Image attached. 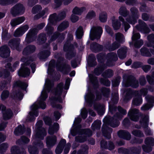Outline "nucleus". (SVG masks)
Instances as JSON below:
<instances>
[{
	"mask_svg": "<svg viewBox=\"0 0 154 154\" xmlns=\"http://www.w3.org/2000/svg\"><path fill=\"white\" fill-rule=\"evenodd\" d=\"M53 85V83L50 80L48 79L46 80L45 87L42 92L41 95L39 98V101L38 104L35 103L31 107L32 112H30L28 116L27 119V121H32L35 119V117L38 116V114L37 109L38 108L40 107L42 109H45L46 108V105L44 101L48 97L47 92H49Z\"/></svg>",
	"mask_w": 154,
	"mask_h": 154,
	"instance_id": "nucleus-1",
	"label": "nucleus"
},
{
	"mask_svg": "<svg viewBox=\"0 0 154 154\" xmlns=\"http://www.w3.org/2000/svg\"><path fill=\"white\" fill-rule=\"evenodd\" d=\"M63 84L61 83L59 84L55 91L54 96L51 100V105L53 107H56L59 109L62 108V106L59 104H57V102H61L62 99L61 97L63 89Z\"/></svg>",
	"mask_w": 154,
	"mask_h": 154,
	"instance_id": "nucleus-2",
	"label": "nucleus"
},
{
	"mask_svg": "<svg viewBox=\"0 0 154 154\" xmlns=\"http://www.w3.org/2000/svg\"><path fill=\"white\" fill-rule=\"evenodd\" d=\"M79 132V135L75 138V140L78 142H83L86 140L87 137L91 135L92 133L89 129L80 130L78 129L71 130V133L72 135L75 136Z\"/></svg>",
	"mask_w": 154,
	"mask_h": 154,
	"instance_id": "nucleus-3",
	"label": "nucleus"
},
{
	"mask_svg": "<svg viewBox=\"0 0 154 154\" xmlns=\"http://www.w3.org/2000/svg\"><path fill=\"white\" fill-rule=\"evenodd\" d=\"M118 110L121 113L117 114L115 115L113 118L110 120H109V118L106 117L103 120L104 123L106 125H110V126L113 127H115L119 125V123L117 122L116 120L120 119L122 118V114H125L126 113V111L122 109L120 107H118Z\"/></svg>",
	"mask_w": 154,
	"mask_h": 154,
	"instance_id": "nucleus-4",
	"label": "nucleus"
},
{
	"mask_svg": "<svg viewBox=\"0 0 154 154\" xmlns=\"http://www.w3.org/2000/svg\"><path fill=\"white\" fill-rule=\"evenodd\" d=\"M115 38L116 41L114 42L111 46L108 47L107 48L109 51H112L118 48L120 46V44L122 43L125 41L123 35L119 32H118L116 34Z\"/></svg>",
	"mask_w": 154,
	"mask_h": 154,
	"instance_id": "nucleus-5",
	"label": "nucleus"
},
{
	"mask_svg": "<svg viewBox=\"0 0 154 154\" xmlns=\"http://www.w3.org/2000/svg\"><path fill=\"white\" fill-rule=\"evenodd\" d=\"M102 32V29L100 27H93L90 31V38L92 40L95 39H98L100 38Z\"/></svg>",
	"mask_w": 154,
	"mask_h": 154,
	"instance_id": "nucleus-6",
	"label": "nucleus"
},
{
	"mask_svg": "<svg viewBox=\"0 0 154 154\" xmlns=\"http://www.w3.org/2000/svg\"><path fill=\"white\" fill-rule=\"evenodd\" d=\"M21 60L25 63L22 64L21 68L18 72V75L20 76L24 77L28 76L29 75L30 71L26 67V63L28 62V60L25 58L23 57Z\"/></svg>",
	"mask_w": 154,
	"mask_h": 154,
	"instance_id": "nucleus-7",
	"label": "nucleus"
},
{
	"mask_svg": "<svg viewBox=\"0 0 154 154\" xmlns=\"http://www.w3.org/2000/svg\"><path fill=\"white\" fill-rule=\"evenodd\" d=\"M131 16L127 17L126 20L128 23L134 24L137 22V19L138 18L139 15L138 10L134 7L132 8L131 9Z\"/></svg>",
	"mask_w": 154,
	"mask_h": 154,
	"instance_id": "nucleus-8",
	"label": "nucleus"
},
{
	"mask_svg": "<svg viewBox=\"0 0 154 154\" xmlns=\"http://www.w3.org/2000/svg\"><path fill=\"white\" fill-rule=\"evenodd\" d=\"M43 123V122L42 120L38 121L36 125V128L37 132L35 136V137L36 138H39L41 139H42L44 136L46 135V133L45 130L44 128H42L41 131H39L40 128L42 127Z\"/></svg>",
	"mask_w": 154,
	"mask_h": 154,
	"instance_id": "nucleus-9",
	"label": "nucleus"
},
{
	"mask_svg": "<svg viewBox=\"0 0 154 154\" xmlns=\"http://www.w3.org/2000/svg\"><path fill=\"white\" fill-rule=\"evenodd\" d=\"M25 8L22 4H18L15 5L11 9V13L14 16H15L18 14L24 13Z\"/></svg>",
	"mask_w": 154,
	"mask_h": 154,
	"instance_id": "nucleus-10",
	"label": "nucleus"
},
{
	"mask_svg": "<svg viewBox=\"0 0 154 154\" xmlns=\"http://www.w3.org/2000/svg\"><path fill=\"white\" fill-rule=\"evenodd\" d=\"M140 38V35L139 33H135V30L134 29L133 35L132 37L133 41H135L134 46L137 48H140L143 44V41L142 40H137Z\"/></svg>",
	"mask_w": 154,
	"mask_h": 154,
	"instance_id": "nucleus-11",
	"label": "nucleus"
},
{
	"mask_svg": "<svg viewBox=\"0 0 154 154\" xmlns=\"http://www.w3.org/2000/svg\"><path fill=\"white\" fill-rule=\"evenodd\" d=\"M146 98L148 102V103L141 107V109L142 110H148L152 107V103H154V97L148 96L146 97Z\"/></svg>",
	"mask_w": 154,
	"mask_h": 154,
	"instance_id": "nucleus-12",
	"label": "nucleus"
},
{
	"mask_svg": "<svg viewBox=\"0 0 154 154\" xmlns=\"http://www.w3.org/2000/svg\"><path fill=\"white\" fill-rule=\"evenodd\" d=\"M138 22L139 25L136 26V29L144 33L148 32L149 29L146 23L140 20H139Z\"/></svg>",
	"mask_w": 154,
	"mask_h": 154,
	"instance_id": "nucleus-13",
	"label": "nucleus"
},
{
	"mask_svg": "<svg viewBox=\"0 0 154 154\" xmlns=\"http://www.w3.org/2000/svg\"><path fill=\"white\" fill-rule=\"evenodd\" d=\"M139 111L135 109H131L128 113V115L131 119L134 121H136L138 120V114Z\"/></svg>",
	"mask_w": 154,
	"mask_h": 154,
	"instance_id": "nucleus-14",
	"label": "nucleus"
},
{
	"mask_svg": "<svg viewBox=\"0 0 154 154\" xmlns=\"http://www.w3.org/2000/svg\"><path fill=\"white\" fill-rule=\"evenodd\" d=\"M10 51L9 48L6 46L0 48V56L5 58L9 56Z\"/></svg>",
	"mask_w": 154,
	"mask_h": 154,
	"instance_id": "nucleus-15",
	"label": "nucleus"
},
{
	"mask_svg": "<svg viewBox=\"0 0 154 154\" xmlns=\"http://www.w3.org/2000/svg\"><path fill=\"white\" fill-rule=\"evenodd\" d=\"M6 107L2 106V111L3 114V118L5 119H8L12 117L13 113L10 109L5 110Z\"/></svg>",
	"mask_w": 154,
	"mask_h": 154,
	"instance_id": "nucleus-16",
	"label": "nucleus"
},
{
	"mask_svg": "<svg viewBox=\"0 0 154 154\" xmlns=\"http://www.w3.org/2000/svg\"><path fill=\"white\" fill-rule=\"evenodd\" d=\"M138 82L136 80L134 77H132L131 79L128 80L125 86V87L131 86L133 88H136L138 87Z\"/></svg>",
	"mask_w": 154,
	"mask_h": 154,
	"instance_id": "nucleus-17",
	"label": "nucleus"
},
{
	"mask_svg": "<svg viewBox=\"0 0 154 154\" xmlns=\"http://www.w3.org/2000/svg\"><path fill=\"white\" fill-rule=\"evenodd\" d=\"M140 122L141 124L144 125L145 127V130L146 134L148 135L150 134L151 131L150 129L147 128L149 122L148 116H146L143 119L140 121Z\"/></svg>",
	"mask_w": 154,
	"mask_h": 154,
	"instance_id": "nucleus-18",
	"label": "nucleus"
},
{
	"mask_svg": "<svg viewBox=\"0 0 154 154\" xmlns=\"http://www.w3.org/2000/svg\"><path fill=\"white\" fill-rule=\"evenodd\" d=\"M57 141V137L55 136L48 137L46 139L47 146L51 147L54 146Z\"/></svg>",
	"mask_w": 154,
	"mask_h": 154,
	"instance_id": "nucleus-19",
	"label": "nucleus"
},
{
	"mask_svg": "<svg viewBox=\"0 0 154 154\" xmlns=\"http://www.w3.org/2000/svg\"><path fill=\"white\" fill-rule=\"evenodd\" d=\"M66 143V141L65 139L61 140L55 150L56 154H60L62 152L63 147Z\"/></svg>",
	"mask_w": 154,
	"mask_h": 154,
	"instance_id": "nucleus-20",
	"label": "nucleus"
},
{
	"mask_svg": "<svg viewBox=\"0 0 154 154\" xmlns=\"http://www.w3.org/2000/svg\"><path fill=\"white\" fill-rule=\"evenodd\" d=\"M102 131L105 137L108 139L111 137L110 134L112 131L111 128L108 127L106 125L103 126Z\"/></svg>",
	"mask_w": 154,
	"mask_h": 154,
	"instance_id": "nucleus-21",
	"label": "nucleus"
},
{
	"mask_svg": "<svg viewBox=\"0 0 154 154\" xmlns=\"http://www.w3.org/2000/svg\"><path fill=\"white\" fill-rule=\"evenodd\" d=\"M111 20L112 21V26L113 29L115 30L119 29L121 26V23L116 19L114 16H112L111 17Z\"/></svg>",
	"mask_w": 154,
	"mask_h": 154,
	"instance_id": "nucleus-22",
	"label": "nucleus"
},
{
	"mask_svg": "<svg viewBox=\"0 0 154 154\" xmlns=\"http://www.w3.org/2000/svg\"><path fill=\"white\" fill-rule=\"evenodd\" d=\"M20 41L19 39H11L9 41L8 44L12 48L14 49L15 48L17 50H18L17 47L20 44Z\"/></svg>",
	"mask_w": 154,
	"mask_h": 154,
	"instance_id": "nucleus-23",
	"label": "nucleus"
},
{
	"mask_svg": "<svg viewBox=\"0 0 154 154\" xmlns=\"http://www.w3.org/2000/svg\"><path fill=\"white\" fill-rule=\"evenodd\" d=\"M25 20V18L23 17H18L12 20L11 22V23L12 26H15L22 23Z\"/></svg>",
	"mask_w": 154,
	"mask_h": 154,
	"instance_id": "nucleus-24",
	"label": "nucleus"
},
{
	"mask_svg": "<svg viewBox=\"0 0 154 154\" xmlns=\"http://www.w3.org/2000/svg\"><path fill=\"white\" fill-rule=\"evenodd\" d=\"M118 135L120 137L127 140H129L131 137L130 133L127 131H119L118 132Z\"/></svg>",
	"mask_w": 154,
	"mask_h": 154,
	"instance_id": "nucleus-25",
	"label": "nucleus"
},
{
	"mask_svg": "<svg viewBox=\"0 0 154 154\" xmlns=\"http://www.w3.org/2000/svg\"><path fill=\"white\" fill-rule=\"evenodd\" d=\"M11 154H26V152L23 149H20L16 146H12L11 149Z\"/></svg>",
	"mask_w": 154,
	"mask_h": 154,
	"instance_id": "nucleus-26",
	"label": "nucleus"
},
{
	"mask_svg": "<svg viewBox=\"0 0 154 154\" xmlns=\"http://www.w3.org/2000/svg\"><path fill=\"white\" fill-rule=\"evenodd\" d=\"M127 50V48L126 47H124L118 50V54L119 58L123 59L125 57Z\"/></svg>",
	"mask_w": 154,
	"mask_h": 154,
	"instance_id": "nucleus-27",
	"label": "nucleus"
},
{
	"mask_svg": "<svg viewBox=\"0 0 154 154\" xmlns=\"http://www.w3.org/2000/svg\"><path fill=\"white\" fill-rule=\"evenodd\" d=\"M28 85L26 82L18 81L15 82L14 85V87L18 86L23 89H25Z\"/></svg>",
	"mask_w": 154,
	"mask_h": 154,
	"instance_id": "nucleus-28",
	"label": "nucleus"
},
{
	"mask_svg": "<svg viewBox=\"0 0 154 154\" xmlns=\"http://www.w3.org/2000/svg\"><path fill=\"white\" fill-rule=\"evenodd\" d=\"M50 54V51L48 49L44 52L40 53L39 54V58L41 59H43L48 57Z\"/></svg>",
	"mask_w": 154,
	"mask_h": 154,
	"instance_id": "nucleus-29",
	"label": "nucleus"
},
{
	"mask_svg": "<svg viewBox=\"0 0 154 154\" xmlns=\"http://www.w3.org/2000/svg\"><path fill=\"white\" fill-rule=\"evenodd\" d=\"M59 124L57 123H55L53 127H50L48 133L49 134H54L55 131H57L58 129Z\"/></svg>",
	"mask_w": 154,
	"mask_h": 154,
	"instance_id": "nucleus-30",
	"label": "nucleus"
},
{
	"mask_svg": "<svg viewBox=\"0 0 154 154\" xmlns=\"http://www.w3.org/2000/svg\"><path fill=\"white\" fill-rule=\"evenodd\" d=\"M119 19L120 21L122 22V26H124L125 31L126 32L130 27V25L125 21L124 19L122 17L119 16Z\"/></svg>",
	"mask_w": 154,
	"mask_h": 154,
	"instance_id": "nucleus-31",
	"label": "nucleus"
},
{
	"mask_svg": "<svg viewBox=\"0 0 154 154\" xmlns=\"http://www.w3.org/2000/svg\"><path fill=\"white\" fill-rule=\"evenodd\" d=\"M88 146L84 145L82 146L81 149L78 151L77 154H88Z\"/></svg>",
	"mask_w": 154,
	"mask_h": 154,
	"instance_id": "nucleus-32",
	"label": "nucleus"
},
{
	"mask_svg": "<svg viewBox=\"0 0 154 154\" xmlns=\"http://www.w3.org/2000/svg\"><path fill=\"white\" fill-rule=\"evenodd\" d=\"M24 130L23 127L20 125L15 129L14 133L15 135H18L23 134Z\"/></svg>",
	"mask_w": 154,
	"mask_h": 154,
	"instance_id": "nucleus-33",
	"label": "nucleus"
},
{
	"mask_svg": "<svg viewBox=\"0 0 154 154\" xmlns=\"http://www.w3.org/2000/svg\"><path fill=\"white\" fill-rule=\"evenodd\" d=\"M35 47L33 45L29 46L25 48L23 51V53H30L33 52L35 50Z\"/></svg>",
	"mask_w": 154,
	"mask_h": 154,
	"instance_id": "nucleus-34",
	"label": "nucleus"
},
{
	"mask_svg": "<svg viewBox=\"0 0 154 154\" xmlns=\"http://www.w3.org/2000/svg\"><path fill=\"white\" fill-rule=\"evenodd\" d=\"M19 62L18 61L15 62L13 65L12 67L11 68V64L10 63H8L7 64L6 67V68H8L9 70L11 71H14L15 68L17 67L19 64Z\"/></svg>",
	"mask_w": 154,
	"mask_h": 154,
	"instance_id": "nucleus-35",
	"label": "nucleus"
},
{
	"mask_svg": "<svg viewBox=\"0 0 154 154\" xmlns=\"http://www.w3.org/2000/svg\"><path fill=\"white\" fill-rule=\"evenodd\" d=\"M142 102V100L140 96H136L135 97L133 101V103L134 105L138 106L141 104Z\"/></svg>",
	"mask_w": 154,
	"mask_h": 154,
	"instance_id": "nucleus-36",
	"label": "nucleus"
},
{
	"mask_svg": "<svg viewBox=\"0 0 154 154\" xmlns=\"http://www.w3.org/2000/svg\"><path fill=\"white\" fill-rule=\"evenodd\" d=\"M101 121L97 120L95 121L92 124V129L95 130L96 129H99L100 128L101 125Z\"/></svg>",
	"mask_w": 154,
	"mask_h": 154,
	"instance_id": "nucleus-37",
	"label": "nucleus"
},
{
	"mask_svg": "<svg viewBox=\"0 0 154 154\" xmlns=\"http://www.w3.org/2000/svg\"><path fill=\"white\" fill-rule=\"evenodd\" d=\"M84 8H75L73 10V13L74 14L79 15L81 14L85 10Z\"/></svg>",
	"mask_w": 154,
	"mask_h": 154,
	"instance_id": "nucleus-38",
	"label": "nucleus"
},
{
	"mask_svg": "<svg viewBox=\"0 0 154 154\" xmlns=\"http://www.w3.org/2000/svg\"><path fill=\"white\" fill-rule=\"evenodd\" d=\"M119 14L124 17H126L129 14V12L127 11L125 7H121L119 10Z\"/></svg>",
	"mask_w": 154,
	"mask_h": 154,
	"instance_id": "nucleus-39",
	"label": "nucleus"
},
{
	"mask_svg": "<svg viewBox=\"0 0 154 154\" xmlns=\"http://www.w3.org/2000/svg\"><path fill=\"white\" fill-rule=\"evenodd\" d=\"M107 19V14L105 12L101 13L99 15V20L102 22L106 21Z\"/></svg>",
	"mask_w": 154,
	"mask_h": 154,
	"instance_id": "nucleus-40",
	"label": "nucleus"
},
{
	"mask_svg": "<svg viewBox=\"0 0 154 154\" xmlns=\"http://www.w3.org/2000/svg\"><path fill=\"white\" fill-rule=\"evenodd\" d=\"M68 25V23L67 22H64L59 26L57 29L59 31H61L67 28Z\"/></svg>",
	"mask_w": 154,
	"mask_h": 154,
	"instance_id": "nucleus-41",
	"label": "nucleus"
},
{
	"mask_svg": "<svg viewBox=\"0 0 154 154\" xmlns=\"http://www.w3.org/2000/svg\"><path fill=\"white\" fill-rule=\"evenodd\" d=\"M83 35V29L82 27H79L77 29L76 35L77 38L80 39Z\"/></svg>",
	"mask_w": 154,
	"mask_h": 154,
	"instance_id": "nucleus-42",
	"label": "nucleus"
},
{
	"mask_svg": "<svg viewBox=\"0 0 154 154\" xmlns=\"http://www.w3.org/2000/svg\"><path fill=\"white\" fill-rule=\"evenodd\" d=\"M93 98L94 96L91 92H89L88 95H86L85 96V100L89 103H91Z\"/></svg>",
	"mask_w": 154,
	"mask_h": 154,
	"instance_id": "nucleus-43",
	"label": "nucleus"
},
{
	"mask_svg": "<svg viewBox=\"0 0 154 154\" xmlns=\"http://www.w3.org/2000/svg\"><path fill=\"white\" fill-rule=\"evenodd\" d=\"M28 150L30 154H38V151L35 146H29L28 147Z\"/></svg>",
	"mask_w": 154,
	"mask_h": 154,
	"instance_id": "nucleus-44",
	"label": "nucleus"
},
{
	"mask_svg": "<svg viewBox=\"0 0 154 154\" xmlns=\"http://www.w3.org/2000/svg\"><path fill=\"white\" fill-rule=\"evenodd\" d=\"M107 58L113 61H116L118 59L116 54L113 52L108 54Z\"/></svg>",
	"mask_w": 154,
	"mask_h": 154,
	"instance_id": "nucleus-45",
	"label": "nucleus"
},
{
	"mask_svg": "<svg viewBox=\"0 0 154 154\" xmlns=\"http://www.w3.org/2000/svg\"><path fill=\"white\" fill-rule=\"evenodd\" d=\"M8 145L6 143H4L0 145V153L3 154L8 147Z\"/></svg>",
	"mask_w": 154,
	"mask_h": 154,
	"instance_id": "nucleus-46",
	"label": "nucleus"
},
{
	"mask_svg": "<svg viewBox=\"0 0 154 154\" xmlns=\"http://www.w3.org/2000/svg\"><path fill=\"white\" fill-rule=\"evenodd\" d=\"M141 54L143 56H150L151 54L148 49L145 48H143L140 50Z\"/></svg>",
	"mask_w": 154,
	"mask_h": 154,
	"instance_id": "nucleus-47",
	"label": "nucleus"
},
{
	"mask_svg": "<svg viewBox=\"0 0 154 154\" xmlns=\"http://www.w3.org/2000/svg\"><path fill=\"white\" fill-rule=\"evenodd\" d=\"M145 143L147 145L153 146L154 145V139L152 138H147L145 141Z\"/></svg>",
	"mask_w": 154,
	"mask_h": 154,
	"instance_id": "nucleus-48",
	"label": "nucleus"
},
{
	"mask_svg": "<svg viewBox=\"0 0 154 154\" xmlns=\"http://www.w3.org/2000/svg\"><path fill=\"white\" fill-rule=\"evenodd\" d=\"M33 30H30L27 34L26 35V41L27 42H32V41H29V40H31L32 38V36L33 34Z\"/></svg>",
	"mask_w": 154,
	"mask_h": 154,
	"instance_id": "nucleus-49",
	"label": "nucleus"
},
{
	"mask_svg": "<svg viewBox=\"0 0 154 154\" xmlns=\"http://www.w3.org/2000/svg\"><path fill=\"white\" fill-rule=\"evenodd\" d=\"M42 9V8L40 5H36L33 8L32 12L33 14H36L38 12Z\"/></svg>",
	"mask_w": 154,
	"mask_h": 154,
	"instance_id": "nucleus-50",
	"label": "nucleus"
},
{
	"mask_svg": "<svg viewBox=\"0 0 154 154\" xmlns=\"http://www.w3.org/2000/svg\"><path fill=\"white\" fill-rule=\"evenodd\" d=\"M148 40L149 43L150 44H153L154 43V35L151 34L149 35L148 36ZM148 46H150L151 45V44L149 45L148 44H147Z\"/></svg>",
	"mask_w": 154,
	"mask_h": 154,
	"instance_id": "nucleus-51",
	"label": "nucleus"
},
{
	"mask_svg": "<svg viewBox=\"0 0 154 154\" xmlns=\"http://www.w3.org/2000/svg\"><path fill=\"white\" fill-rule=\"evenodd\" d=\"M132 134L134 135L140 137L143 136V134L139 130H134L132 132Z\"/></svg>",
	"mask_w": 154,
	"mask_h": 154,
	"instance_id": "nucleus-52",
	"label": "nucleus"
},
{
	"mask_svg": "<svg viewBox=\"0 0 154 154\" xmlns=\"http://www.w3.org/2000/svg\"><path fill=\"white\" fill-rule=\"evenodd\" d=\"M56 68L58 70H60L61 71H63V70L65 69V66L62 65L60 63H57L56 65Z\"/></svg>",
	"mask_w": 154,
	"mask_h": 154,
	"instance_id": "nucleus-53",
	"label": "nucleus"
},
{
	"mask_svg": "<svg viewBox=\"0 0 154 154\" xmlns=\"http://www.w3.org/2000/svg\"><path fill=\"white\" fill-rule=\"evenodd\" d=\"M23 96V94L21 92L19 91L16 93L14 97L15 99L20 100L22 99Z\"/></svg>",
	"mask_w": 154,
	"mask_h": 154,
	"instance_id": "nucleus-54",
	"label": "nucleus"
},
{
	"mask_svg": "<svg viewBox=\"0 0 154 154\" xmlns=\"http://www.w3.org/2000/svg\"><path fill=\"white\" fill-rule=\"evenodd\" d=\"M9 93L8 91H4L2 92L1 95V98L2 100H4L7 98L8 96Z\"/></svg>",
	"mask_w": 154,
	"mask_h": 154,
	"instance_id": "nucleus-55",
	"label": "nucleus"
},
{
	"mask_svg": "<svg viewBox=\"0 0 154 154\" xmlns=\"http://www.w3.org/2000/svg\"><path fill=\"white\" fill-rule=\"evenodd\" d=\"M94 108L97 110L98 113L99 115H103L104 113V109L103 106H99L97 108H96L95 106H94Z\"/></svg>",
	"mask_w": 154,
	"mask_h": 154,
	"instance_id": "nucleus-56",
	"label": "nucleus"
},
{
	"mask_svg": "<svg viewBox=\"0 0 154 154\" xmlns=\"http://www.w3.org/2000/svg\"><path fill=\"white\" fill-rule=\"evenodd\" d=\"M14 2V0H1L0 1V4L2 5H6L10 4Z\"/></svg>",
	"mask_w": 154,
	"mask_h": 154,
	"instance_id": "nucleus-57",
	"label": "nucleus"
},
{
	"mask_svg": "<svg viewBox=\"0 0 154 154\" xmlns=\"http://www.w3.org/2000/svg\"><path fill=\"white\" fill-rule=\"evenodd\" d=\"M56 19V14L54 13L50 16L49 18V21L51 23H52Z\"/></svg>",
	"mask_w": 154,
	"mask_h": 154,
	"instance_id": "nucleus-58",
	"label": "nucleus"
},
{
	"mask_svg": "<svg viewBox=\"0 0 154 154\" xmlns=\"http://www.w3.org/2000/svg\"><path fill=\"white\" fill-rule=\"evenodd\" d=\"M147 79L149 83L150 84H153L154 82V72L153 73L152 76L150 77L149 76L147 75Z\"/></svg>",
	"mask_w": 154,
	"mask_h": 154,
	"instance_id": "nucleus-59",
	"label": "nucleus"
},
{
	"mask_svg": "<svg viewBox=\"0 0 154 154\" xmlns=\"http://www.w3.org/2000/svg\"><path fill=\"white\" fill-rule=\"evenodd\" d=\"M96 14L93 11H90L87 15V17L88 18H92L94 17Z\"/></svg>",
	"mask_w": 154,
	"mask_h": 154,
	"instance_id": "nucleus-60",
	"label": "nucleus"
},
{
	"mask_svg": "<svg viewBox=\"0 0 154 154\" xmlns=\"http://www.w3.org/2000/svg\"><path fill=\"white\" fill-rule=\"evenodd\" d=\"M81 114L82 118L84 119H85L87 116V112L86 109L84 108L82 109L81 112Z\"/></svg>",
	"mask_w": 154,
	"mask_h": 154,
	"instance_id": "nucleus-61",
	"label": "nucleus"
},
{
	"mask_svg": "<svg viewBox=\"0 0 154 154\" xmlns=\"http://www.w3.org/2000/svg\"><path fill=\"white\" fill-rule=\"evenodd\" d=\"M19 28L17 29L14 32V36L15 37H19L22 35L23 34Z\"/></svg>",
	"mask_w": 154,
	"mask_h": 154,
	"instance_id": "nucleus-62",
	"label": "nucleus"
},
{
	"mask_svg": "<svg viewBox=\"0 0 154 154\" xmlns=\"http://www.w3.org/2000/svg\"><path fill=\"white\" fill-rule=\"evenodd\" d=\"M21 32H22L23 34L27 31L29 29V27L27 25H25L22 27L19 28Z\"/></svg>",
	"mask_w": 154,
	"mask_h": 154,
	"instance_id": "nucleus-63",
	"label": "nucleus"
},
{
	"mask_svg": "<svg viewBox=\"0 0 154 154\" xmlns=\"http://www.w3.org/2000/svg\"><path fill=\"white\" fill-rule=\"evenodd\" d=\"M70 19L72 22L74 23L78 20L79 17L75 15L74 14H72Z\"/></svg>",
	"mask_w": 154,
	"mask_h": 154,
	"instance_id": "nucleus-64",
	"label": "nucleus"
}]
</instances>
